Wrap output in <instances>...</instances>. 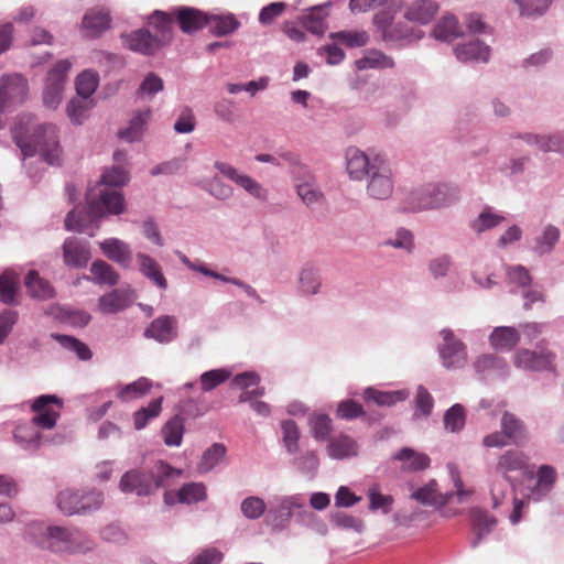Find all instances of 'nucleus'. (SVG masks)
Wrapping results in <instances>:
<instances>
[{
    "instance_id": "1",
    "label": "nucleus",
    "mask_w": 564,
    "mask_h": 564,
    "mask_svg": "<svg viewBox=\"0 0 564 564\" xmlns=\"http://www.w3.org/2000/svg\"><path fill=\"white\" fill-rule=\"evenodd\" d=\"M12 137L24 155L39 153L51 165L61 163L63 149L55 124H35L32 115H23L14 123Z\"/></svg>"
},
{
    "instance_id": "2",
    "label": "nucleus",
    "mask_w": 564,
    "mask_h": 564,
    "mask_svg": "<svg viewBox=\"0 0 564 564\" xmlns=\"http://www.w3.org/2000/svg\"><path fill=\"white\" fill-rule=\"evenodd\" d=\"M87 215L69 212L65 218V228L70 231H84L87 224L106 214L119 215L124 209V199L120 192L106 187L91 189L87 194Z\"/></svg>"
},
{
    "instance_id": "3",
    "label": "nucleus",
    "mask_w": 564,
    "mask_h": 564,
    "mask_svg": "<svg viewBox=\"0 0 564 564\" xmlns=\"http://www.w3.org/2000/svg\"><path fill=\"white\" fill-rule=\"evenodd\" d=\"M63 402L56 395L43 394L36 398L32 404V411L35 415L31 424L20 425L14 431V438L25 444V447H36L39 445L40 434L34 426L43 429H53L59 416Z\"/></svg>"
},
{
    "instance_id": "4",
    "label": "nucleus",
    "mask_w": 564,
    "mask_h": 564,
    "mask_svg": "<svg viewBox=\"0 0 564 564\" xmlns=\"http://www.w3.org/2000/svg\"><path fill=\"white\" fill-rule=\"evenodd\" d=\"M102 502V492L96 490L79 492L72 489H65L57 496V507L66 516L93 512L100 509Z\"/></svg>"
},
{
    "instance_id": "5",
    "label": "nucleus",
    "mask_w": 564,
    "mask_h": 564,
    "mask_svg": "<svg viewBox=\"0 0 564 564\" xmlns=\"http://www.w3.org/2000/svg\"><path fill=\"white\" fill-rule=\"evenodd\" d=\"M50 547L61 553H85L95 546L93 540L79 530H68L61 527L47 529Z\"/></svg>"
},
{
    "instance_id": "6",
    "label": "nucleus",
    "mask_w": 564,
    "mask_h": 564,
    "mask_svg": "<svg viewBox=\"0 0 564 564\" xmlns=\"http://www.w3.org/2000/svg\"><path fill=\"white\" fill-rule=\"evenodd\" d=\"M28 93L26 79L19 75H6L0 78V128L3 126L2 115L11 107L24 101Z\"/></svg>"
},
{
    "instance_id": "7",
    "label": "nucleus",
    "mask_w": 564,
    "mask_h": 564,
    "mask_svg": "<svg viewBox=\"0 0 564 564\" xmlns=\"http://www.w3.org/2000/svg\"><path fill=\"white\" fill-rule=\"evenodd\" d=\"M72 63L67 59L58 61L48 72L45 88L43 91V102L48 109H56L62 100V93L67 72Z\"/></svg>"
},
{
    "instance_id": "8",
    "label": "nucleus",
    "mask_w": 564,
    "mask_h": 564,
    "mask_svg": "<svg viewBox=\"0 0 564 564\" xmlns=\"http://www.w3.org/2000/svg\"><path fill=\"white\" fill-rule=\"evenodd\" d=\"M443 344L440 346V357L447 369L462 368L467 360V350L463 341L457 339L451 329L441 332Z\"/></svg>"
},
{
    "instance_id": "9",
    "label": "nucleus",
    "mask_w": 564,
    "mask_h": 564,
    "mask_svg": "<svg viewBox=\"0 0 564 564\" xmlns=\"http://www.w3.org/2000/svg\"><path fill=\"white\" fill-rule=\"evenodd\" d=\"M370 181L368 184V193L376 199L388 198L393 191L391 181V171L380 158L373 159L370 170Z\"/></svg>"
},
{
    "instance_id": "10",
    "label": "nucleus",
    "mask_w": 564,
    "mask_h": 564,
    "mask_svg": "<svg viewBox=\"0 0 564 564\" xmlns=\"http://www.w3.org/2000/svg\"><path fill=\"white\" fill-rule=\"evenodd\" d=\"M555 354L552 351L536 352L529 349H520L513 359L517 368L532 371H552L556 369Z\"/></svg>"
},
{
    "instance_id": "11",
    "label": "nucleus",
    "mask_w": 564,
    "mask_h": 564,
    "mask_svg": "<svg viewBox=\"0 0 564 564\" xmlns=\"http://www.w3.org/2000/svg\"><path fill=\"white\" fill-rule=\"evenodd\" d=\"M182 32L192 34L209 24L210 17L206 12L192 7H178L173 11Z\"/></svg>"
},
{
    "instance_id": "12",
    "label": "nucleus",
    "mask_w": 564,
    "mask_h": 564,
    "mask_svg": "<svg viewBox=\"0 0 564 564\" xmlns=\"http://www.w3.org/2000/svg\"><path fill=\"white\" fill-rule=\"evenodd\" d=\"M143 336L160 344H167L177 337V321L174 316L162 315L153 319Z\"/></svg>"
},
{
    "instance_id": "13",
    "label": "nucleus",
    "mask_w": 564,
    "mask_h": 564,
    "mask_svg": "<svg viewBox=\"0 0 564 564\" xmlns=\"http://www.w3.org/2000/svg\"><path fill=\"white\" fill-rule=\"evenodd\" d=\"M119 488L124 494H135L138 496H149L154 491L150 475L139 469L124 473L120 479Z\"/></svg>"
},
{
    "instance_id": "14",
    "label": "nucleus",
    "mask_w": 564,
    "mask_h": 564,
    "mask_svg": "<svg viewBox=\"0 0 564 564\" xmlns=\"http://www.w3.org/2000/svg\"><path fill=\"white\" fill-rule=\"evenodd\" d=\"M90 259L88 243L75 237L67 238L63 243V260L67 267L84 268Z\"/></svg>"
},
{
    "instance_id": "15",
    "label": "nucleus",
    "mask_w": 564,
    "mask_h": 564,
    "mask_svg": "<svg viewBox=\"0 0 564 564\" xmlns=\"http://www.w3.org/2000/svg\"><path fill=\"white\" fill-rule=\"evenodd\" d=\"M175 17L172 13H166L160 10H155L148 21V26L153 31V37L155 42H159V46L162 48L169 44L173 37L172 24Z\"/></svg>"
},
{
    "instance_id": "16",
    "label": "nucleus",
    "mask_w": 564,
    "mask_h": 564,
    "mask_svg": "<svg viewBox=\"0 0 564 564\" xmlns=\"http://www.w3.org/2000/svg\"><path fill=\"white\" fill-rule=\"evenodd\" d=\"M207 499L206 487L203 482L184 484L176 492L165 491L164 501L166 505H173L175 501L180 503H196Z\"/></svg>"
},
{
    "instance_id": "17",
    "label": "nucleus",
    "mask_w": 564,
    "mask_h": 564,
    "mask_svg": "<svg viewBox=\"0 0 564 564\" xmlns=\"http://www.w3.org/2000/svg\"><path fill=\"white\" fill-rule=\"evenodd\" d=\"M215 167L226 177H228L230 181L236 183L238 186L242 187L245 191H247L250 195L264 199L265 198V191L262 188V186L251 178L250 176L240 173L237 169L234 166L224 163V162H216Z\"/></svg>"
},
{
    "instance_id": "18",
    "label": "nucleus",
    "mask_w": 564,
    "mask_h": 564,
    "mask_svg": "<svg viewBox=\"0 0 564 564\" xmlns=\"http://www.w3.org/2000/svg\"><path fill=\"white\" fill-rule=\"evenodd\" d=\"M124 45L137 53L143 55H153L161 47L155 42L152 31L149 29H139L122 36Z\"/></svg>"
},
{
    "instance_id": "19",
    "label": "nucleus",
    "mask_w": 564,
    "mask_h": 564,
    "mask_svg": "<svg viewBox=\"0 0 564 564\" xmlns=\"http://www.w3.org/2000/svg\"><path fill=\"white\" fill-rule=\"evenodd\" d=\"M449 188L447 185H437L432 189H429L422 194V197L419 198V203L416 206H413L411 210H421L429 208H437L444 206L448 203H452L456 199V192L448 193Z\"/></svg>"
},
{
    "instance_id": "20",
    "label": "nucleus",
    "mask_w": 564,
    "mask_h": 564,
    "mask_svg": "<svg viewBox=\"0 0 564 564\" xmlns=\"http://www.w3.org/2000/svg\"><path fill=\"white\" fill-rule=\"evenodd\" d=\"M528 468V457L524 453L516 449L505 452L499 456L496 471L500 474L505 482H509V473L512 471H525Z\"/></svg>"
},
{
    "instance_id": "21",
    "label": "nucleus",
    "mask_w": 564,
    "mask_h": 564,
    "mask_svg": "<svg viewBox=\"0 0 564 564\" xmlns=\"http://www.w3.org/2000/svg\"><path fill=\"white\" fill-rule=\"evenodd\" d=\"M111 18L106 10H90L83 18L84 36L95 39L110 28Z\"/></svg>"
},
{
    "instance_id": "22",
    "label": "nucleus",
    "mask_w": 564,
    "mask_h": 564,
    "mask_svg": "<svg viewBox=\"0 0 564 564\" xmlns=\"http://www.w3.org/2000/svg\"><path fill=\"white\" fill-rule=\"evenodd\" d=\"M520 330L511 326H498L489 335L490 346L498 351L512 350L520 340Z\"/></svg>"
},
{
    "instance_id": "23",
    "label": "nucleus",
    "mask_w": 564,
    "mask_h": 564,
    "mask_svg": "<svg viewBox=\"0 0 564 564\" xmlns=\"http://www.w3.org/2000/svg\"><path fill=\"white\" fill-rule=\"evenodd\" d=\"M132 292L113 290L99 299V308L105 314H116L128 308L132 303Z\"/></svg>"
},
{
    "instance_id": "24",
    "label": "nucleus",
    "mask_w": 564,
    "mask_h": 564,
    "mask_svg": "<svg viewBox=\"0 0 564 564\" xmlns=\"http://www.w3.org/2000/svg\"><path fill=\"white\" fill-rule=\"evenodd\" d=\"M100 248L108 259L124 268L130 265L132 260L131 250L122 240L116 238L106 239L100 242Z\"/></svg>"
},
{
    "instance_id": "25",
    "label": "nucleus",
    "mask_w": 564,
    "mask_h": 564,
    "mask_svg": "<svg viewBox=\"0 0 564 564\" xmlns=\"http://www.w3.org/2000/svg\"><path fill=\"white\" fill-rule=\"evenodd\" d=\"M347 171L352 178L360 180L365 175H370V167L373 161L357 148H349L346 152Z\"/></svg>"
},
{
    "instance_id": "26",
    "label": "nucleus",
    "mask_w": 564,
    "mask_h": 564,
    "mask_svg": "<svg viewBox=\"0 0 564 564\" xmlns=\"http://www.w3.org/2000/svg\"><path fill=\"white\" fill-rule=\"evenodd\" d=\"M438 11V6L432 0H415L406 9L404 17L409 21L426 24Z\"/></svg>"
},
{
    "instance_id": "27",
    "label": "nucleus",
    "mask_w": 564,
    "mask_h": 564,
    "mask_svg": "<svg viewBox=\"0 0 564 564\" xmlns=\"http://www.w3.org/2000/svg\"><path fill=\"white\" fill-rule=\"evenodd\" d=\"M394 15L391 10H382L375 14L373 23L381 31L384 40H400L411 35L409 30H398L393 24Z\"/></svg>"
},
{
    "instance_id": "28",
    "label": "nucleus",
    "mask_w": 564,
    "mask_h": 564,
    "mask_svg": "<svg viewBox=\"0 0 564 564\" xmlns=\"http://www.w3.org/2000/svg\"><path fill=\"white\" fill-rule=\"evenodd\" d=\"M394 459L401 463L400 468L403 471H419L427 468L430 465V458L426 454L409 447L400 449L394 455Z\"/></svg>"
},
{
    "instance_id": "29",
    "label": "nucleus",
    "mask_w": 564,
    "mask_h": 564,
    "mask_svg": "<svg viewBox=\"0 0 564 564\" xmlns=\"http://www.w3.org/2000/svg\"><path fill=\"white\" fill-rule=\"evenodd\" d=\"M28 294L37 300H50L54 297L55 291L51 283L42 279L35 270H31L24 280Z\"/></svg>"
},
{
    "instance_id": "30",
    "label": "nucleus",
    "mask_w": 564,
    "mask_h": 564,
    "mask_svg": "<svg viewBox=\"0 0 564 564\" xmlns=\"http://www.w3.org/2000/svg\"><path fill=\"white\" fill-rule=\"evenodd\" d=\"M327 453L332 458L344 459L358 454V445L354 438L340 434L329 440Z\"/></svg>"
},
{
    "instance_id": "31",
    "label": "nucleus",
    "mask_w": 564,
    "mask_h": 564,
    "mask_svg": "<svg viewBox=\"0 0 564 564\" xmlns=\"http://www.w3.org/2000/svg\"><path fill=\"white\" fill-rule=\"evenodd\" d=\"M501 430L512 444L519 445L528 438L524 423L510 412L502 414Z\"/></svg>"
},
{
    "instance_id": "32",
    "label": "nucleus",
    "mask_w": 564,
    "mask_h": 564,
    "mask_svg": "<svg viewBox=\"0 0 564 564\" xmlns=\"http://www.w3.org/2000/svg\"><path fill=\"white\" fill-rule=\"evenodd\" d=\"M137 261L139 263V269L144 276L161 290H165L167 288V281L162 269L153 258L144 253H138Z\"/></svg>"
},
{
    "instance_id": "33",
    "label": "nucleus",
    "mask_w": 564,
    "mask_h": 564,
    "mask_svg": "<svg viewBox=\"0 0 564 564\" xmlns=\"http://www.w3.org/2000/svg\"><path fill=\"white\" fill-rule=\"evenodd\" d=\"M183 471L176 469L163 460H158L149 471L153 484V490L171 485V480L182 476Z\"/></svg>"
},
{
    "instance_id": "34",
    "label": "nucleus",
    "mask_w": 564,
    "mask_h": 564,
    "mask_svg": "<svg viewBox=\"0 0 564 564\" xmlns=\"http://www.w3.org/2000/svg\"><path fill=\"white\" fill-rule=\"evenodd\" d=\"M299 507L292 499H282L280 503L270 509L267 514V522L274 529H283L289 523L293 509Z\"/></svg>"
},
{
    "instance_id": "35",
    "label": "nucleus",
    "mask_w": 564,
    "mask_h": 564,
    "mask_svg": "<svg viewBox=\"0 0 564 564\" xmlns=\"http://www.w3.org/2000/svg\"><path fill=\"white\" fill-rule=\"evenodd\" d=\"M474 368L478 373H497L505 376L509 371L507 361L495 354H485L479 356L475 362Z\"/></svg>"
},
{
    "instance_id": "36",
    "label": "nucleus",
    "mask_w": 564,
    "mask_h": 564,
    "mask_svg": "<svg viewBox=\"0 0 564 564\" xmlns=\"http://www.w3.org/2000/svg\"><path fill=\"white\" fill-rule=\"evenodd\" d=\"M433 36L440 41H453L463 35L458 20L453 14L443 15L433 29Z\"/></svg>"
},
{
    "instance_id": "37",
    "label": "nucleus",
    "mask_w": 564,
    "mask_h": 564,
    "mask_svg": "<svg viewBox=\"0 0 564 564\" xmlns=\"http://www.w3.org/2000/svg\"><path fill=\"white\" fill-rule=\"evenodd\" d=\"M490 48L484 45L478 40L470 41L469 43L458 45L455 47V55L462 62L479 61L487 62L489 58Z\"/></svg>"
},
{
    "instance_id": "38",
    "label": "nucleus",
    "mask_w": 564,
    "mask_h": 564,
    "mask_svg": "<svg viewBox=\"0 0 564 564\" xmlns=\"http://www.w3.org/2000/svg\"><path fill=\"white\" fill-rule=\"evenodd\" d=\"M150 117H151L150 109L138 112L130 120L129 126L119 132V137L129 142L139 140L145 130V126H147Z\"/></svg>"
},
{
    "instance_id": "39",
    "label": "nucleus",
    "mask_w": 564,
    "mask_h": 564,
    "mask_svg": "<svg viewBox=\"0 0 564 564\" xmlns=\"http://www.w3.org/2000/svg\"><path fill=\"white\" fill-rule=\"evenodd\" d=\"M210 32L216 36H225L236 32L240 28V22L232 13L209 15Z\"/></svg>"
},
{
    "instance_id": "40",
    "label": "nucleus",
    "mask_w": 564,
    "mask_h": 564,
    "mask_svg": "<svg viewBox=\"0 0 564 564\" xmlns=\"http://www.w3.org/2000/svg\"><path fill=\"white\" fill-rule=\"evenodd\" d=\"M163 397L152 400L147 406H142L133 413L135 430H142L147 424L158 417L162 411Z\"/></svg>"
},
{
    "instance_id": "41",
    "label": "nucleus",
    "mask_w": 564,
    "mask_h": 564,
    "mask_svg": "<svg viewBox=\"0 0 564 564\" xmlns=\"http://www.w3.org/2000/svg\"><path fill=\"white\" fill-rule=\"evenodd\" d=\"M90 272L95 282L106 285H116L119 281V274L115 269L102 260H96L90 265Z\"/></svg>"
},
{
    "instance_id": "42",
    "label": "nucleus",
    "mask_w": 564,
    "mask_h": 564,
    "mask_svg": "<svg viewBox=\"0 0 564 564\" xmlns=\"http://www.w3.org/2000/svg\"><path fill=\"white\" fill-rule=\"evenodd\" d=\"M406 394L403 391H380L373 388H367L364 392V398L367 401H372L378 405H393L399 401L404 400Z\"/></svg>"
},
{
    "instance_id": "43",
    "label": "nucleus",
    "mask_w": 564,
    "mask_h": 564,
    "mask_svg": "<svg viewBox=\"0 0 564 564\" xmlns=\"http://www.w3.org/2000/svg\"><path fill=\"white\" fill-rule=\"evenodd\" d=\"M152 388V382L144 377L139 378L138 380L124 386L119 392L118 397L121 401H130L133 399H139L147 393Z\"/></svg>"
},
{
    "instance_id": "44",
    "label": "nucleus",
    "mask_w": 564,
    "mask_h": 564,
    "mask_svg": "<svg viewBox=\"0 0 564 564\" xmlns=\"http://www.w3.org/2000/svg\"><path fill=\"white\" fill-rule=\"evenodd\" d=\"M162 434L167 446H180L184 434L183 419L175 416L167 421L162 429Z\"/></svg>"
},
{
    "instance_id": "45",
    "label": "nucleus",
    "mask_w": 564,
    "mask_h": 564,
    "mask_svg": "<svg viewBox=\"0 0 564 564\" xmlns=\"http://www.w3.org/2000/svg\"><path fill=\"white\" fill-rule=\"evenodd\" d=\"M358 69L390 68L394 66L391 57L380 51H369L362 58L356 62Z\"/></svg>"
},
{
    "instance_id": "46",
    "label": "nucleus",
    "mask_w": 564,
    "mask_h": 564,
    "mask_svg": "<svg viewBox=\"0 0 564 564\" xmlns=\"http://www.w3.org/2000/svg\"><path fill=\"white\" fill-rule=\"evenodd\" d=\"M496 520L487 516L482 511H475L473 514V528L476 533L475 540L471 542L473 547H476L482 538L487 535L495 527Z\"/></svg>"
},
{
    "instance_id": "47",
    "label": "nucleus",
    "mask_w": 564,
    "mask_h": 564,
    "mask_svg": "<svg viewBox=\"0 0 564 564\" xmlns=\"http://www.w3.org/2000/svg\"><path fill=\"white\" fill-rule=\"evenodd\" d=\"M300 292L305 295L318 293L322 282L316 270L311 267L303 268L300 273Z\"/></svg>"
},
{
    "instance_id": "48",
    "label": "nucleus",
    "mask_w": 564,
    "mask_h": 564,
    "mask_svg": "<svg viewBox=\"0 0 564 564\" xmlns=\"http://www.w3.org/2000/svg\"><path fill=\"white\" fill-rule=\"evenodd\" d=\"M308 424L313 437L317 441H325L333 431L332 419L326 414H313Z\"/></svg>"
},
{
    "instance_id": "49",
    "label": "nucleus",
    "mask_w": 564,
    "mask_h": 564,
    "mask_svg": "<svg viewBox=\"0 0 564 564\" xmlns=\"http://www.w3.org/2000/svg\"><path fill=\"white\" fill-rule=\"evenodd\" d=\"M231 372L227 369H213L205 371L199 377L200 388L204 392H209L227 381Z\"/></svg>"
},
{
    "instance_id": "50",
    "label": "nucleus",
    "mask_w": 564,
    "mask_h": 564,
    "mask_svg": "<svg viewBox=\"0 0 564 564\" xmlns=\"http://www.w3.org/2000/svg\"><path fill=\"white\" fill-rule=\"evenodd\" d=\"M466 423V412L463 405L454 404L444 415L445 429L452 433L459 432Z\"/></svg>"
},
{
    "instance_id": "51",
    "label": "nucleus",
    "mask_w": 564,
    "mask_h": 564,
    "mask_svg": "<svg viewBox=\"0 0 564 564\" xmlns=\"http://www.w3.org/2000/svg\"><path fill=\"white\" fill-rule=\"evenodd\" d=\"M284 446L290 454L299 452L300 430L293 420H285L281 423Z\"/></svg>"
},
{
    "instance_id": "52",
    "label": "nucleus",
    "mask_w": 564,
    "mask_h": 564,
    "mask_svg": "<svg viewBox=\"0 0 564 564\" xmlns=\"http://www.w3.org/2000/svg\"><path fill=\"white\" fill-rule=\"evenodd\" d=\"M52 337L65 349L74 351L82 360H89L93 356L89 347L75 337L67 335H52Z\"/></svg>"
},
{
    "instance_id": "53",
    "label": "nucleus",
    "mask_w": 564,
    "mask_h": 564,
    "mask_svg": "<svg viewBox=\"0 0 564 564\" xmlns=\"http://www.w3.org/2000/svg\"><path fill=\"white\" fill-rule=\"evenodd\" d=\"M505 220L502 215L494 213L490 208H485L479 216L473 221L471 228L480 234L492 229Z\"/></svg>"
},
{
    "instance_id": "54",
    "label": "nucleus",
    "mask_w": 564,
    "mask_h": 564,
    "mask_svg": "<svg viewBox=\"0 0 564 564\" xmlns=\"http://www.w3.org/2000/svg\"><path fill=\"white\" fill-rule=\"evenodd\" d=\"M411 498L416 500L422 505H438L443 503L444 499L441 494H438L436 489V482L431 481L425 486L414 490L411 495Z\"/></svg>"
},
{
    "instance_id": "55",
    "label": "nucleus",
    "mask_w": 564,
    "mask_h": 564,
    "mask_svg": "<svg viewBox=\"0 0 564 564\" xmlns=\"http://www.w3.org/2000/svg\"><path fill=\"white\" fill-rule=\"evenodd\" d=\"M325 12L323 8H314L303 17L304 28L317 35H322L326 30Z\"/></svg>"
},
{
    "instance_id": "56",
    "label": "nucleus",
    "mask_w": 564,
    "mask_h": 564,
    "mask_svg": "<svg viewBox=\"0 0 564 564\" xmlns=\"http://www.w3.org/2000/svg\"><path fill=\"white\" fill-rule=\"evenodd\" d=\"M528 142L535 144L540 150L544 152H564V135L561 134L550 137L529 135Z\"/></svg>"
},
{
    "instance_id": "57",
    "label": "nucleus",
    "mask_w": 564,
    "mask_h": 564,
    "mask_svg": "<svg viewBox=\"0 0 564 564\" xmlns=\"http://www.w3.org/2000/svg\"><path fill=\"white\" fill-rule=\"evenodd\" d=\"M369 509L372 511L381 510L389 513L392 508L393 498L390 495H382L378 486H372L368 490Z\"/></svg>"
},
{
    "instance_id": "58",
    "label": "nucleus",
    "mask_w": 564,
    "mask_h": 564,
    "mask_svg": "<svg viewBox=\"0 0 564 564\" xmlns=\"http://www.w3.org/2000/svg\"><path fill=\"white\" fill-rule=\"evenodd\" d=\"M98 86V75L90 70H84L76 79L77 94L87 99L91 96Z\"/></svg>"
},
{
    "instance_id": "59",
    "label": "nucleus",
    "mask_w": 564,
    "mask_h": 564,
    "mask_svg": "<svg viewBox=\"0 0 564 564\" xmlns=\"http://www.w3.org/2000/svg\"><path fill=\"white\" fill-rule=\"evenodd\" d=\"M226 447L223 444H214L203 455L199 463V471L207 473L216 466L225 456Z\"/></svg>"
},
{
    "instance_id": "60",
    "label": "nucleus",
    "mask_w": 564,
    "mask_h": 564,
    "mask_svg": "<svg viewBox=\"0 0 564 564\" xmlns=\"http://www.w3.org/2000/svg\"><path fill=\"white\" fill-rule=\"evenodd\" d=\"M18 293V281L9 273H3L0 276V301L4 304H12L15 302Z\"/></svg>"
},
{
    "instance_id": "61",
    "label": "nucleus",
    "mask_w": 564,
    "mask_h": 564,
    "mask_svg": "<svg viewBox=\"0 0 564 564\" xmlns=\"http://www.w3.org/2000/svg\"><path fill=\"white\" fill-rule=\"evenodd\" d=\"M330 37L349 47H360L368 42V34L365 31H340L332 33Z\"/></svg>"
},
{
    "instance_id": "62",
    "label": "nucleus",
    "mask_w": 564,
    "mask_h": 564,
    "mask_svg": "<svg viewBox=\"0 0 564 564\" xmlns=\"http://www.w3.org/2000/svg\"><path fill=\"white\" fill-rule=\"evenodd\" d=\"M536 477V490L542 495H546L551 491L556 480V471L552 466L542 465L538 470Z\"/></svg>"
},
{
    "instance_id": "63",
    "label": "nucleus",
    "mask_w": 564,
    "mask_h": 564,
    "mask_svg": "<svg viewBox=\"0 0 564 564\" xmlns=\"http://www.w3.org/2000/svg\"><path fill=\"white\" fill-rule=\"evenodd\" d=\"M129 180L127 171L122 166L106 170L100 177L99 186H123Z\"/></svg>"
},
{
    "instance_id": "64",
    "label": "nucleus",
    "mask_w": 564,
    "mask_h": 564,
    "mask_svg": "<svg viewBox=\"0 0 564 564\" xmlns=\"http://www.w3.org/2000/svg\"><path fill=\"white\" fill-rule=\"evenodd\" d=\"M242 514L248 519H259L265 511V502L259 497H248L242 500L240 506Z\"/></svg>"
}]
</instances>
